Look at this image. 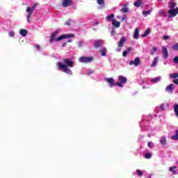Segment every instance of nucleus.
Listing matches in <instances>:
<instances>
[{
  "label": "nucleus",
  "instance_id": "1",
  "mask_svg": "<svg viewBox=\"0 0 178 178\" xmlns=\"http://www.w3.org/2000/svg\"><path fill=\"white\" fill-rule=\"evenodd\" d=\"M58 33H59V31H56L55 32H54L50 36V39H49V42L50 44H52V42H54V41H62V40H65V38H67V34H63L60 36H59L58 38H56L55 37H56V35H58Z\"/></svg>",
  "mask_w": 178,
  "mask_h": 178
},
{
  "label": "nucleus",
  "instance_id": "2",
  "mask_svg": "<svg viewBox=\"0 0 178 178\" xmlns=\"http://www.w3.org/2000/svg\"><path fill=\"white\" fill-rule=\"evenodd\" d=\"M37 6H38V3H35L32 7L30 6H27L26 8V13H28L27 15V22L29 23H30V19H31L33 17V12H34V10H35V8H37Z\"/></svg>",
  "mask_w": 178,
  "mask_h": 178
},
{
  "label": "nucleus",
  "instance_id": "3",
  "mask_svg": "<svg viewBox=\"0 0 178 178\" xmlns=\"http://www.w3.org/2000/svg\"><path fill=\"white\" fill-rule=\"evenodd\" d=\"M63 60L65 64H63V63H58L57 66L60 70L65 73H67V59L65 58Z\"/></svg>",
  "mask_w": 178,
  "mask_h": 178
},
{
  "label": "nucleus",
  "instance_id": "4",
  "mask_svg": "<svg viewBox=\"0 0 178 178\" xmlns=\"http://www.w3.org/2000/svg\"><path fill=\"white\" fill-rule=\"evenodd\" d=\"M107 83L110 85V87H113V86H118V87H123V85L119 82L115 83L113 78H108L106 79Z\"/></svg>",
  "mask_w": 178,
  "mask_h": 178
},
{
  "label": "nucleus",
  "instance_id": "5",
  "mask_svg": "<svg viewBox=\"0 0 178 178\" xmlns=\"http://www.w3.org/2000/svg\"><path fill=\"white\" fill-rule=\"evenodd\" d=\"M178 15V7L177 8H172L168 10V17H175Z\"/></svg>",
  "mask_w": 178,
  "mask_h": 178
},
{
  "label": "nucleus",
  "instance_id": "6",
  "mask_svg": "<svg viewBox=\"0 0 178 178\" xmlns=\"http://www.w3.org/2000/svg\"><path fill=\"white\" fill-rule=\"evenodd\" d=\"M79 60L81 63H88L90 62H92V57L81 56V57L79 58Z\"/></svg>",
  "mask_w": 178,
  "mask_h": 178
},
{
  "label": "nucleus",
  "instance_id": "7",
  "mask_svg": "<svg viewBox=\"0 0 178 178\" xmlns=\"http://www.w3.org/2000/svg\"><path fill=\"white\" fill-rule=\"evenodd\" d=\"M140 58L136 57L134 60H131L129 63V65L131 66V65H134V66L137 67L138 65H140Z\"/></svg>",
  "mask_w": 178,
  "mask_h": 178
},
{
  "label": "nucleus",
  "instance_id": "8",
  "mask_svg": "<svg viewBox=\"0 0 178 178\" xmlns=\"http://www.w3.org/2000/svg\"><path fill=\"white\" fill-rule=\"evenodd\" d=\"M119 83L123 86V84H126L127 83V78L123 76H118Z\"/></svg>",
  "mask_w": 178,
  "mask_h": 178
},
{
  "label": "nucleus",
  "instance_id": "9",
  "mask_svg": "<svg viewBox=\"0 0 178 178\" xmlns=\"http://www.w3.org/2000/svg\"><path fill=\"white\" fill-rule=\"evenodd\" d=\"M173 90H175V85L173 83H171L170 85H168L166 88H165V91H167V92H173Z\"/></svg>",
  "mask_w": 178,
  "mask_h": 178
},
{
  "label": "nucleus",
  "instance_id": "10",
  "mask_svg": "<svg viewBox=\"0 0 178 178\" xmlns=\"http://www.w3.org/2000/svg\"><path fill=\"white\" fill-rule=\"evenodd\" d=\"M112 25L116 29H119L120 27V22H118L116 19H113Z\"/></svg>",
  "mask_w": 178,
  "mask_h": 178
},
{
  "label": "nucleus",
  "instance_id": "11",
  "mask_svg": "<svg viewBox=\"0 0 178 178\" xmlns=\"http://www.w3.org/2000/svg\"><path fill=\"white\" fill-rule=\"evenodd\" d=\"M138 37H140V29L138 28H136L134 33V38L135 40H138Z\"/></svg>",
  "mask_w": 178,
  "mask_h": 178
},
{
  "label": "nucleus",
  "instance_id": "12",
  "mask_svg": "<svg viewBox=\"0 0 178 178\" xmlns=\"http://www.w3.org/2000/svg\"><path fill=\"white\" fill-rule=\"evenodd\" d=\"M125 42H126V38H124V37L121 38V39L120 40V41L118 42L119 48H122V47H123V44Z\"/></svg>",
  "mask_w": 178,
  "mask_h": 178
},
{
  "label": "nucleus",
  "instance_id": "13",
  "mask_svg": "<svg viewBox=\"0 0 178 178\" xmlns=\"http://www.w3.org/2000/svg\"><path fill=\"white\" fill-rule=\"evenodd\" d=\"M163 58H164V59H166V58L169 56V54L168 53V49L165 47H163Z\"/></svg>",
  "mask_w": 178,
  "mask_h": 178
},
{
  "label": "nucleus",
  "instance_id": "14",
  "mask_svg": "<svg viewBox=\"0 0 178 178\" xmlns=\"http://www.w3.org/2000/svg\"><path fill=\"white\" fill-rule=\"evenodd\" d=\"M104 44V40H96L95 42V47L96 48H99V47H101V45H102Z\"/></svg>",
  "mask_w": 178,
  "mask_h": 178
},
{
  "label": "nucleus",
  "instance_id": "15",
  "mask_svg": "<svg viewBox=\"0 0 178 178\" xmlns=\"http://www.w3.org/2000/svg\"><path fill=\"white\" fill-rule=\"evenodd\" d=\"M29 33V31L26 29H20L19 30V34L20 35H22V37H26V35H27V33Z\"/></svg>",
  "mask_w": 178,
  "mask_h": 178
},
{
  "label": "nucleus",
  "instance_id": "16",
  "mask_svg": "<svg viewBox=\"0 0 178 178\" xmlns=\"http://www.w3.org/2000/svg\"><path fill=\"white\" fill-rule=\"evenodd\" d=\"M141 3H143V0H137L134 3V5L136 8H140V6H141Z\"/></svg>",
  "mask_w": 178,
  "mask_h": 178
},
{
  "label": "nucleus",
  "instance_id": "17",
  "mask_svg": "<svg viewBox=\"0 0 178 178\" xmlns=\"http://www.w3.org/2000/svg\"><path fill=\"white\" fill-rule=\"evenodd\" d=\"M175 169H177V166L170 167V172H172V175H177V170H175Z\"/></svg>",
  "mask_w": 178,
  "mask_h": 178
},
{
  "label": "nucleus",
  "instance_id": "18",
  "mask_svg": "<svg viewBox=\"0 0 178 178\" xmlns=\"http://www.w3.org/2000/svg\"><path fill=\"white\" fill-rule=\"evenodd\" d=\"M166 136H163L160 138V143H161L162 145H166Z\"/></svg>",
  "mask_w": 178,
  "mask_h": 178
},
{
  "label": "nucleus",
  "instance_id": "19",
  "mask_svg": "<svg viewBox=\"0 0 178 178\" xmlns=\"http://www.w3.org/2000/svg\"><path fill=\"white\" fill-rule=\"evenodd\" d=\"M142 13L143 16L146 17V16H148V15H151V13H152V9H149L147 11L143 10Z\"/></svg>",
  "mask_w": 178,
  "mask_h": 178
},
{
  "label": "nucleus",
  "instance_id": "20",
  "mask_svg": "<svg viewBox=\"0 0 178 178\" xmlns=\"http://www.w3.org/2000/svg\"><path fill=\"white\" fill-rule=\"evenodd\" d=\"M175 135L171 136V140L177 141L178 140V129L175 131Z\"/></svg>",
  "mask_w": 178,
  "mask_h": 178
},
{
  "label": "nucleus",
  "instance_id": "21",
  "mask_svg": "<svg viewBox=\"0 0 178 178\" xmlns=\"http://www.w3.org/2000/svg\"><path fill=\"white\" fill-rule=\"evenodd\" d=\"M161 76H157V77H156V78H152V79H151V82H152V83H158L159 81H161Z\"/></svg>",
  "mask_w": 178,
  "mask_h": 178
},
{
  "label": "nucleus",
  "instance_id": "22",
  "mask_svg": "<svg viewBox=\"0 0 178 178\" xmlns=\"http://www.w3.org/2000/svg\"><path fill=\"white\" fill-rule=\"evenodd\" d=\"M157 64H158V57H155L153 60L151 67H155V66H156Z\"/></svg>",
  "mask_w": 178,
  "mask_h": 178
},
{
  "label": "nucleus",
  "instance_id": "23",
  "mask_svg": "<svg viewBox=\"0 0 178 178\" xmlns=\"http://www.w3.org/2000/svg\"><path fill=\"white\" fill-rule=\"evenodd\" d=\"M74 66V61L71 60L70 59L67 60V67H73Z\"/></svg>",
  "mask_w": 178,
  "mask_h": 178
},
{
  "label": "nucleus",
  "instance_id": "24",
  "mask_svg": "<svg viewBox=\"0 0 178 178\" xmlns=\"http://www.w3.org/2000/svg\"><path fill=\"white\" fill-rule=\"evenodd\" d=\"M173 108L176 116L178 118V104H175L173 106Z\"/></svg>",
  "mask_w": 178,
  "mask_h": 178
},
{
  "label": "nucleus",
  "instance_id": "25",
  "mask_svg": "<svg viewBox=\"0 0 178 178\" xmlns=\"http://www.w3.org/2000/svg\"><path fill=\"white\" fill-rule=\"evenodd\" d=\"M74 38V34H67V42H72V39Z\"/></svg>",
  "mask_w": 178,
  "mask_h": 178
},
{
  "label": "nucleus",
  "instance_id": "26",
  "mask_svg": "<svg viewBox=\"0 0 178 178\" xmlns=\"http://www.w3.org/2000/svg\"><path fill=\"white\" fill-rule=\"evenodd\" d=\"M100 53L102 56H105L106 55V48L103 47V49L100 50Z\"/></svg>",
  "mask_w": 178,
  "mask_h": 178
},
{
  "label": "nucleus",
  "instance_id": "27",
  "mask_svg": "<svg viewBox=\"0 0 178 178\" xmlns=\"http://www.w3.org/2000/svg\"><path fill=\"white\" fill-rule=\"evenodd\" d=\"M151 33V29L149 28H148L145 33L142 35L143 37H147L149 33Z\"/></svg>",
  "mask_w": 178,
  "mask_h": 178
},
{
  "label": "nucleus",
  "instance_id": "28",
  "mask_svg": "<svg viewBox=\"0 0 178 178\" xmlns=\"http://www.w3.org/2000/svg\"><path fill=\"white\" fill-rule=\"evenodd\" d=\"M113 17H115V15L111 14V15L106 16V19L108 20L109 22H111V20L113 19Z\"/></svg>",
  "mask_w": 178,
  "mask_h": 178
},
{
  "label": "nucleus",
  "instance_id": "29",
  "mask_svg": "<svg viewBox=\"0 0 178 178\" xmlns=\"http://www.w3.org/2000/svg\"><path fill=\"white\" fill-rule=\"evenodd\" d=\"M121 12H122V13H127V12H129V8H127V7H124L121 9Z\"/></svg>",
  "mask_w": 178,
  "mask_h": 178
},
{
  "label": "nucleus",
  "instance_id": "30",
  "mask_svg": "<svg viewBox=\"0 0 178 178\" xmlns=\"http://www.w3.org/2000/svg\"><path fill=\"white\" fill-rule=\"evenodd\" d=\"M145 158H146V159H150V158H152V154L151 153H147L145 155Z\"/></svg>",
  "mask_w": 178,
  "mask_h": 178
},
{
  "label": "nucleus",
  "instance_id": "31",
  "mask_svg": "<svg viewBox=\"0 0 178 178\" xmlns=\"http://www.w3.org/2000/svg\"><path fill=\"white\" fill-rule=\"evenodd\" d=\"M175 6H176V3H175V2L170 3V9H175Z\"/></svg>",
  "mask_w": 178,
  "mask_h": 178
},
{
  "label": "nucleus",
  "instance_id": "32",
  "mask_svg": "<svg viewBox=\"0 0 178 178\" xmlns=\"http://www.w3.org/2000/svg\"><path fill=\"white\" fill-rule=\"evenodd\" d=\"M63 8H67V0L63 1Z\"/></svg>",
  "mask_w": 178,
  "mask_h": 178
},
{
  "label": "nucleus",
  "instance_id": "33",
  "mask_svg": "<svg viewBox=\"0 0 178 178\" xmlns=\"http://www.w3.org/2000/svg\"><path fill=\"white\" fill-rule=\"evenodd\" d=\"M172 49H174L175 51H178V43H176L175 44H174L172 47Z\"/></svg>",
  "mask_w": 178,
  "mask_h": 178
},
{
  "label": "nucleus",
  "instance_id": "34",
  "mask_svg": "<svg viewBox=\"0 0 178 178\" xmlns=\"http://www.w3.org/2000/svg\"><path fill=\"white\" fill-rule=\"evenodd\" d=\"M136 173H137V175H138V176H143V171H141L140 170H136Z\"/></svg>",
  "mask_w": 178,
  "mask_h": 178
},
{
  "label": "nucleus",
  "instance_id": "35",
  "mask_svg": "<svg viewBox=\"0 0 178 178\" xmlns=\"http://www.w3.org/2000/svg\"><path fill=\"white\" fill-rule=\"evenodd\" d=\"M97 3L99 5H104V3H105V1L104 0H97Z\"/></svg>",
  "mask_w": 178,
  "mask_h": 178
},
{
  "label": "nucleus",
  "instance_id": "36",
  "mask_svg": "<svg viewBox=\"0 0 178 178\" xmlns=\"http://www.w3.org/2000/svg\"><path fill=\"white\" fill-rule=\"evenodd\" d=\"M169 77L170 79H177V76H176V73H174V74H170Z\"/></svg>",
  "mask_w": 178,
  "mask_h": 178
},
{
  "label": "nucleus",
  "instance_id": "37",
  "mask_svg": "<svg viewBox=\"0 0 178 178\" xmlns=\"http://www.w3.org/2000/svg\"><path fill=\"white\" fill-rule=\"evenodd\" d=\"M8 35L10 37H15V32L14 31H10L8 33Z\"/></svg>",
  "mask_w": 178,
  "mask_h": 178
},
{
  "label": "nucleus",
  "instance_id": "38",
  "mask_svg": "<svg viewBox=\"0 0 178 178\" xmlns=\"http://www.w3.org/2000/svg\"><path fill=\"white\" fill-rule=\"evenodd\" d=\"M97 24H98L97 20H95V22H91V26H97Z\"/></svg>",
  "mask_w": 178,
  "mask_h": 178
},
{
  "label": "nucleus",
  "instance_id": "39",
  "mask_svg": "<svg viewBox=\"0 0 178 178\" xmlns=\"http://www.w3.org/2000/svg\"><path fill=\"white\" fill-rule=\"evenodd\" d=\"M156 52V47H153V51L150 52L151 55H154Z\"/></svg>",
  "mask_w": 178,
  "mask_h": 178
},
{
  "label": "nucleus",
  "instance_id": "40",
  "mask_svg": "<svg viewBox=\"0 0 178 178\" xmlns=\"http://www.w3.org/2000/svg\"><path fill=\"white\" fill-rule=\"evenodd\" d=\"M174 63L177 64L178 63V56H176L173 59Z\"/></svg>",
  "mask_w": 178,
  "mask_h": 178
},
{
  "label": "nucleus",
  "instance_id": "41",
  "mask_svg": "<svg viewBox=\"0 0 178 178\" xmlns=\"http://www.w3.org/2000/svg\"><path fill=\"white\" fill-rule=\"evenodd\" d=\"M147 145H148L149 148H152V145H154V143L152 142H149L147 143Z\"/></svg>",
  "mask_w": 178,
  "mask_h": 178
},
{
  "label": "nucleus",
  "instance_id": "42",
  "mask_svg": "<svg viewBox=\"0 0 178 178\" xmlns=\"http://www.w3.org/2000/svg\"><path fill=\"white\" fill-rule=\"evenodd\" d=\"M159 109L160 111H165V106H163V104H161V106H159Z\"/></svg>",
  "mask_w": 178,
  "mask_h": 178
},
{
  "label": "nucleus",
  "instance_id": "43",
  "mask_svg": "<svg viewBox=\"0 0 178 178\" xmlns=\"http://www.w3.org/2000/svg\"><path fill=\"white\" fill-rule=\"evenodd\" d=\"M72 5H73L72 0H67V6H71Z\"/></svg>",
  "mask_w": 178,
  "mask_h": 178
},
{
  "label": "nucleus",
  "instance_id": "44",
  "mask_svg": "<svg viewBox=\"0 0 178 178\" xmlns=\"http://www.w3.org/2000/svg\"><path fill=\"white\" fill-rule=\"evenodd\" d=\"M35 48L36 49H38V51H40V49H41V47L40 46V44H35Z\"/></svg>",
  "mask_w": 178,
  "mask_h": 178
},
{
  "label": "nucleus",
  "instance_id": "45",
  "mask_svg": "<svg viewBox=\"0 0 178 178\" xmlns=\"http://www.w3.org/2000/svg\"><path fill=\"white\" fill-rule=\"evenodd\" d=\"M127 51H123V53H122V56H124V57H126V56H127Z\"/></svg>",
  "mask_w": 178,
  "mask_h": 178
},
{
  "label": "nucleus",
  "instance_id": "46",
  "mask_svg": "<svg viewBox=\"0 0 178 178\" xmlns=\"http://www.w3.org/2000/svg\"><path fill=\"white\" fill-rule=\"evenodd\" d=\"M67 74H70V75L73 74V72H72V71L69 68L67 69Z\"/></svg>",
  "mask_w": 178,
  "mask_h": 178
},
{
  "label": "nucleus",
  "instance_id": "47",
  "mask_svg": "<svg viewBox=\"0 0 178 178\" xmlns=\"http://www.w3.org/2000/svg\"><path fill=\"white\" fill-rule=\"evenodd\" d=\"M163 39H164V40H169V35H164L163 37Z\"/></svg>",
  "mask_w": 178,
  "mask_h": 178
},
{
  "label": "nucleus",
  "instance_id": "48",
  "mask_svg": "<svg viewBox=\"0 0 178 178\" xmlns=\"http://www.w3.org/2000/svg\"><path fill=\"white\" fill-rule=\"evenodd\" d=\"M172 82L174 83V84H177V86H178V79H174Z\"/></svg>",
  "mask_w": 178,
  "mask_h": 178
},
{
  "label": "nucleus",
  "instance_id": "49",
  "mask_svg": "<svg viewBox=\"0 0 178 178\" xmlns=\"http://www.w3.org/2000/svg\"><path fill=\"white\" fill-rule=\"evenodd\" d=\"M131 47H128L127 49V52L129 54V52H130L131 51Z\"/></svg>",
  "mask_w": 178,
  "mask_h": 178
},
{
  "label": "nucleus",
  "instance_id": "50",
  "mask_svg": "<svg viewBox=\"0 0 178 178\" xmlns=\"http://www.w3.org/2000/svg\"><path fill=\"white\" fill-rule=\"evenodd\" d=\"M72 23H73V22L70 19V20L68 21L67 26H70V24H72Z\"/></svg>",
  "mask_w": 178,
  "mask_h": 178
},
{
  "label": "nucleus",
  "instance_id": "51",
  "mask_svg": "<svg viewBox=\"0 0 178 178\" xmlns=\"http://www.w3.org/2000/svg\"><path fill=\"white\" fill-rule=\"evenodd\" d=\"M115 33H116V31L113 30V31H111V35H115Z\"/></svg>",
  "mask_w": 178,
  "mask_h": 178
},
{
  "label": "nucleus",
  "instance_id": "52",
  "mask_svg": "<svg viewBox=\"0 0 178 178\" xmlns=\"http://www.w3.org/2000/svg\"><path fill=\"white\" fill-rule=\"evenodd\" d=\"M126 19H127V16H126V15H124V16L122 17V20H126Z\"/></svg>",
  "mask_w": 178,
  "mask_h": 178
},
{
  "label": "nucleus",
  "instance_id": "53",
  "mask_svg": "<svg viewBox=\"0 0 178 178\" xmlns=\"http://www.w3.org/2000/svg\"><path fill=\"white\" fill-rule=\"evenodd\" d=\"M66 44H67L66 42H64L62 44V47H66Z\"/></svg>",
  "mask_w": 178,
  "mask_h": 178
},
{
  "label": "nucleus",
  "instance_id": "54",
  "mask_svg": "<svg viewBox=\"0 0 178 178\" xmlns=\"http://www.w3.org/2000/svg\"><path fill=\"white\" fill-rule=\"evenodd\" d=\"M73 6V9H74L76 8V4H72Z\"/></svg>",
  "mask_w": 178,
  "mask_h": 178
},
{
  "label": "nucleus",
  "instance_id": "55",
  "mask_svg": "<svg viewBox=\"0 0 178 178\" xmlns=\"http://www.w3.org/2000/svg\"><path fill=\"white\" fill-rule=\"evenodd\" d=\"M175 76L177 77V79L178 78V73H175Z\"/></svg>",
  "mask_w": 178,
  "mask_h": 178
},
{
  "label": "nucleus",
  "instance_id": "56",
  "mask_svg": "<svg viewBox=\"0 0 178 178\" xmlns=\"http://www.w3.org/2000/svg\"><path fill=\"white\" fill-rule=\"evenodd\" d=\"M117 52H120V49H118Z\"/></svg>",
  "mask_w": 178,
  "mask_h": 178
},
{
  "label": "nucleus",
  "instance_id": "57",
  "mask_svg": "<svg viewBox=\"0 0 178 178\" xmlns=\"http://www.w3.org/2000/svg\"><path fill=\"white\" fill-rule=\"evenodd\" d=\"M117 19H120V16H117Z\"/></svg>",
  "mask_w": 178,
  "mask_h": 178
},
{
  "label": "nucleus",
  "instance_id": "58",
  "mask_svg": "<svg viewBox=\"0 0 178 178\" xmlns=\"http://www.w3.org/2000/svg\"><path fill=\"white\" fill-rule=\"evenodd\" d=\"M159 1H162V0H159Z\"/></svg>",
  "mask_w": 178,
  "mask_h": 178
}]
</instances>
